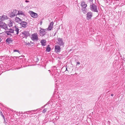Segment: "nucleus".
<instances>
[{
	"label": "nucleus",
	"mask_w": 125,
	"mask_h": 125,
	"mask_svg": "<svg viewBox=\"0 0 125 125\" xmlns=\"http://www.w3.org/2000/svg\"><path fill=\"white\" fill-rule=\"evenodd\" d=\"M90 10L92 11L97 12H98V8L96 4L92 3V4L90 5Z\"/></svg>",
	"instance_id": "nucleus-1"
},
{
	"label": "nucleus",
	"mask_w": 125,
	"mask_h": 125,
	"mask_svg": "<svg viewBox=\"0 0 125 125\" xmlns=\"http://www.w3.org/2000/svg\"><path fill=\"white\" fill-rule=\"evenodd\" d=\"M31 40L34 41H37L38 40V34L36 33L32 34L31 35Z\"/></svg>",
	"instance_id": "nucleus-2"
},
{
	"label": "nucleus",
	"mask_w": 125,
	"mask_h": 125,
	"mask_svg": "<svg viewBox=\"0 0 125 125\" xmlns=\"http://www.w3.org/2000/svg\"><path fill=\"white\" fill-rule=\"evenodd\" d=\"M0 27L5 30L7 29V25L5 23L3 22H0Z\"/></svg>",
	"instance_id": "nucleus-3"
},
{
	"label": "nucleus",
	"mask_w": 125,
	"mask_h": 125,
	"mask_svg": "<svg viewBox=\"0 0 125 125\" xmlns=\"http://www.w3.org/2000/svg\"><path fill=\"white\" fill-rule=\"evenodd\" d=\"M18 10H14L10 14V17L11 18H13L16 16H17V14Z\"/></svg>",
	"instance_id": "nucleus-4"
},
{
	"label": "nucleus",
	"mask_w": 125,
	"mask_h": 125,
	"mask_svg": "<svg viewBox=\"0 0 125 125\" xmlns=\"http://www.w3.org/2000/svg\"><path fill=\"white\" fill-rule=\"evenodd\" d=\"M46 29L41 28L40 32V35L41 36H43L46 33Z\"/></svg>",
	"instance_id": "nucleus-5"
},
{
	"label": "nucleus",
	"mask_w": 125,
	"mask_h": 125,
	"mask_svg": "<svg viewBox=\"0 0 125 125\" xmlns=\"http://www.w3.org/2000/svg\"><path fill=\"white\" fill-rule=\"evenodd\" d=\"M93 14L91 12H89L87 13V20H91V18L93 16Z\"/></svg>",
	"instance_id": "nucleus-6"
},
{
	"label": "nucleus",
	"mask_w": 125,
	"mask_h": 125,
	"mask_svg": "<svg viewBox=\"0 0 125 125\" xmlns=\"http://www.w3.org/2000/svg\"><path fill=\"white\" fill-rule=\"evenodd\" d=\"M61 48L60 47L57 45L55 46V52L57 53L61 51Z\"/></svg>",
	"instance_id": "nucleus-7"
},
{
	"label": "nucleus",
	"mask_w": 125,
	"mask_h": 125,
	"mask_svg": "<svg viewBox=\"0 0 125 125\" xmlns=\"http://www.w3.org/2000/svg\"><path fill=\"white\" fill-rule=\"evenodd\" d=\"M8 19V17L6 15H3L0 17V22H2L5 19L7 20Z\"/></svg>",
	"instance_id": "nucleus-8"
},
{
	"label": "nucleus",
	"mask_w": 125,
	"mask_h": 125,
	"mask_svg": "<svg viewBox=\"0 0 125 125\" xmlns=\"http://www.w3.org/2000/svg\"><path fill=\"white\" fill-rule=\"evenodd\" d=\"M57 43L59 45H63L64 44V43L62 38H60L57 39Z\"/></svg>",
	"instance_id": "nucleus-9"
},
{
	"label": "nucleus",
	"mask_w": 125,
	"mask_h": 125,
	"mask_svg": "<svg viewBox=\"0 0 125 125\" xmlns=\"http://www.w3.org/2000/svg\"><path fill=\"white\" fill-rule=\"evenodd\" d=\"M30 12L31 15L32 17L36 18H37L38 16V14L37 13L32 11H30Z\"/></svg>",
	"instance_id": "nucleus-10"
},
{
	"label": "nucleus",
	"mask_w": 125,
	"mask_h": 125,
	"mask_svg": "<svg viewBox=\"0 0 125 125\" xmlns=\"http://www.w3.org/2000/svg\"><path fill=\"white\" fill-rule=\"evenodd\" d=\"M13 40L10 38H8L6 40V42L7 44H9L12 43Z\"/></svg>",
	"instance_id": "nucleus-11"
},
{
	"label": "nucleus",
	"mask_w": 125,
	"mask_h": 125,
	"mask_svg": "<svg viewBox=\"0 0 125 125\" xmlns=\"http://www.w3.org/2000/svg\"><path fill=\"white\" fill-rule=\"evenodd\" d=\"M15 20L16 22L20 24L22 22L21 20L19 17H16L15 18Z\"/></svg>",
	"instance_id": "nucleus-12"
},
{
	"label": "nucleus",
	"mask_w": 125,
	"mask_h": 125,
	"mask_svg": "<svg viewBox=\"0 0 125 125\" xmlns=\"http://www.w3.org/2000/svg\"><path fill=\"white\" fill-rule=\"evenodd\" d=\"M20 24L22 25V27L24 28L26 27L27 25V23L25 21H22Z\"/></svg>",
	"instance_id": "nucleus-13"
},
{
	"label": "nucleus",
	"mask_w": 125,
	"mask_h": 125,
	"mask_svg": "<svg viewBox=\"0 0 125 125\" xmlns=\"http://www.w3.org/2000/svg\"><path fill=\"white\" fill-rule=\"evenodd\" d=\"M22 34L24 35V37H27L30 35L29 32L28 31H24L22 32Z\"/></svg>",
	"instance_id": "nucleus-14"
},
{
	"label": "nucleus",
	"mask_w": 125,
	"mask_h": 125,
	"mask_svg": "<svg viewBox=\"0 0 125 125\" xmlns=\"http://www.w3.org/2000/svg\"><path fill=\"white\" fill-rule=\"evenodd\" d=\"M53 22H51L50 24L49 25L48 27V30L49 31L51 30L53 28Z\"/></svg>",
	"instance_id": "nucleus-15"
},
{
	"label": "nucleus",
	"mask_w": 125,
	"mask_h": 125,
	"mask_svg": "<svg viewBox=\"0 0 125 125\" xmlns=\"http://www.w3.org/2000/svg\"><path fill=\"white\" fill-rule=\"evenodd\" d=\"M42 46H44L46 45V41L45 39H42L40 42Z\"/></svg>",
	"instance_id": "nucleus-16"
},
{
	"label": "nucleus",
	"mask_w": 125,
	"mask_h": 125,
	"mask_svg": "<svg viewBox=\"0 0 125 125\" xmlns=\"http://www.w3.org/2000/svg\"><path fill=\"white\" fill-rule=\"evenodd\" d=\"M81 5L82 7L84 9H85L87 6L85 2H82Z\"/></svg>",
	"instance_id": "nucleus-17"
},
{
	"label": "nucleus",
	"mask_w": 125,
	"mask_h": 125,
	"mask_svg": "<svg viewBox=\"0 0 125 125\" xmlns=\"http://www.w3.org/2000/svg\"><path fill=\"white\" fill-rule=\"evenodd\" d=\"M17 12H18L17 13L18 15H21L23 16H25L24 12L21 10H18Z\"/></svg>",
	"instance_id": "nucleus-18"
},
{
	"label": "nucleus",
	"mask_w": 125,
	"mask_h": 125,
	"mask_svg": "<svg viewBox=\"0 0 125 125\" xmlns=\"http://www.w3.org/2000/svg\"><path fill=\"white\" fill-rule=\"evenodd\" d=\"M7 31L8 32H10L11 33H14V30L11 29H8L7 28Z\"/></svg>",
	"instance_id": "nucleus-19"
},
{
	"label": "nucleus",
	"mask_w": 125,
	"mask_h": 125,
	"mask_svg": "<svg viewBox=\"0 0 125 125\" xmlns=\"http://www.w3.org/2000/svg\"><path fill=\"white\" fill-rule=\"evenodd\" d=\"M49 45H48L47 46L46 51L47 52H49L51 50V48L49 47Z\"/></svg>",
	"instance_id": "nucleus-20"
},
{
	"label": "nucleus",
	"mask_w": 125,
	"mask_h": 125,
	"mask_svg": "<svg viewBox=\"0 0 125 125\" xmlns=\"http://www.w3.org/2000/svg\"><path fill=\"white\" fill-rule=\"evenodd\" d=\"M14 28H15V31H16V34H18L19 32V29L16 26H14Z\"/></svg>",
	"instance_id": "nucleus-21"
},
{
	"label": "nucleus",
	"mask_w": 125,
	"mask_h": 125,
	"mask_svg": "<svg viewBox=\"0 0 125 125\" xmlns=\"http://www.w3.org/2000/svg\"><path fill=\"white\" fill-rule=\"evenodd\" d=\"M5 33L8 35H11V33H10V32H8V31H6Z\"/></svg>",
	"instance_id": "nucleus-22"
},
{
	"label": "nucleus",
	"mask_w": 125,
	"mask_h": 125,
	"mask_svg": "<svg viewBox=\"0 0 125 125\" xmlns=\"http://www.w3.org/2000/svg\"><path fill=\"white\" fill-rule=\"evenodd\" d=\"M47 111V108H45L42 111V113H44L45 112H46V111Z\"/></svg>",
	"instance_id": "nucleus-23"
},
{
	"label": "nucleus",
	"mask_w": 125,
	"mask_h": 125,
	"mask_svg": "<svg viewBox=\"0 0 125 125\" xmlns=\"http://www.w3.org/2000/svg\"><path fill=\"white\" fill-rule=\"evenodd\" d=\"M0 113L1 115L3 117V119H4V118H5L4 116L3 115L2 112H1Z\"/></svg>",
	"instance_id": "nucleus-24"
},
{
	"label": "nucleus",
	"mask_w": 125,
	"mask_h": 125,
	"mask_svg": "<svg viewBox=\"0 0 125 125\" xmlns=\"http://www.w3.org/2000/svg\"><path fill=\"white\" fill-rule=\"evenodd\" d=\"M9 26L10 27L12 26V22H10L9 24H8Z\"/></svg>",
	"instance_id": "nucleus-25"
},
{
	"label": "nucleus",
	"mask_w": 125,
	"mask_h": 125,
	"mask_svg": "<svg viewBox=\"0 0 125 125\" xmlns=\"http://www.w3.org/2000/svg\"><path fill=\"white\" fill-rule=\"evenodd\" d=\"M13 52H18L19 53H20V52H19V51L18 50H14Z\"/></svg>",
	"instance_id": "nucleus-26"
},
{
	"label": "nucleus",
	"mask_w": 125,
	"mask_h": 125,
	"mask_svg": "<svg viewBox=\"0 0 125 125\" xmlns=\"http://www.w3.org/2000/svg\"><path fill=\"white\" fill-rule=\"evenodd\" d=\"M33 110H31V111H27L26 112V114H28L27 112H33ZM25 113V112H24V113Z\"/></svg>",
	"instance_id": "nucleus-27"
},
{
	"label": "nucleus",
	"mask_w": 125,
	"mask_h": 125,
	"mask_svg": "<svg viewBox=\"0 0 125 125\" xmlns=\"http://www.w3.org/2000/svg\"><path fill=\"white\" fill-rule=\"evenodd\" d=\"M47 104H48V103H47L46 104H45L44 106H42L41 108H44L45 106Z\"/></svg>",
	"instance_id": "nucleus-28"
},
{
	"label": "nucleus",
	"mask_w": 125,
	"mask_h": 125,
	"mask_svg": "<svg viewBox=\"0 0 125 125\" xmlns=\"http://www.w3.org/2000/svg\"><path fill=\"white\" fill-rule=\"evenodd\" d=\"M42 21H41L40 22V25H42Z\"/></svg>",
	"instance_id": "nucleus-29"
},
{
	"label": "nucleus",
	"mask_w": 125,
	"mask_h": 125,
	"mask_svg": "<svg viewBox=\"0 0 125 125\" xmlns=\"http://www.w3.org/2000/svg\"><path fill=\"white\" fill-rule=\"evenodd\" d=\"M25 2L26 3L29 2V0H25Z\"/></svg>",
	"instance_id": "nucleus-30"
},
{
	"label": "nucleus",
	"mask_w": 125,
	"mask_h": 125,
	"mask_svg": "<svg viewBox=\"0 0 125 125\" xmlns=\"http://www.w3.org/2000/svg\"><path fill=\"white\" fill-rule=\"evenodd\" d=\"M77 65L78 64H80V62H77Z\"/></svg>",
	"instance_id": "nucleus-31"
},
{
	"label": "nucleus",
	"mask_w": 125,
	"mask_h": 125,
	"mask_svg": "<svg viewBox=\"0 0 125 125\" xmlns=\"http://www.w3.org/2000/svg\"><path fill=\"white\" fill-rule=\"evenodd\" d=\"M4 123L5 124L7 123V122L5 121V118H4Z\"/></svg>",
	"instance_id": "nucleus-32"
},
{
	"label": "nucleus",
	"mask_w": 125,
	"mask_h": 125,
	"mask_svg": "<svg viewBox=\"0 0 125 125\" xmlns=\"http://www.w3.org/2000/svg\"><path fill=\"white\" fill-rule=\"evenodd\" d=\"M66 71H68L67 69V67H66Z\"/></svg>",
	"instance_id": "nucleus-33"
},
{
	"label": "nucleus",
	"mask_w": 125,
	"mask_h": 125,
	"mask_svg": "<svg viewBox=\"0 0 125 125\" xmlns=\"http://www.w3.org/2000/svg\"><path fill=\"white\" fill-rule=\"evenodd\" d=\"M111 96H114V94H111Z\"/></svg>",
	"instance_id": "nucleus-34"
},
{
	"label": "nucleus",
	"mask_w": 125,
	"mask_h": 125,
	"mask_svg": "<svg viewBox=\"0 0 125 125\" xmlns=\"http://www.w3.org/2000/svg\"><path fill=\"white\" fill-rule=\"evenodd\" d=\"M56 32H55L54 33V34L53 36H55V35H56Z\"/></svg>",
	"instance_id": "nucleus-35"
},
{
	"label": "nucleus",
	"mask_w": 125,
	"mask_h": 125,
	"mask_svg": "<svg viewBox=\"0 0 125 125\" xmlns=\"http://www.w3.org/2000/svg\"><path fill=\"white\" fill-rule=\"evenodd\" d=\"M93 0H89V1L91 2H92Z\"/></svg>",
	"instance_id": "nucleus-36"
},
{
	"label": "nucleus",
	"mask_w": 125,
	"mask_h": 125,
	"mask_svg": "<svg viewBox=\"0 0 125 125\" xmlns=\"http://www.w3.org/2000/svg\"><path fill=\"white\" fill-rule=\"evenodd\" d=\"M72 50L71 49L69 51H70Z\"/></svg>",
	"instance_id": "nucleus-37"
}]
</instances>
